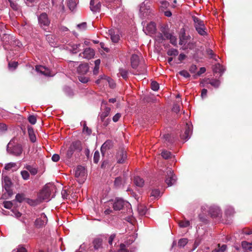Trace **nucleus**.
Here are the masks:
<instances>
[{
    "label": "nucleus",
    "mask_w": 252,
    "mask_h": 252,
    "mask_svg": "<svg viewBox=\"0 0 252 252\" xmlns=\"http://www.w3.org/2000/svg\"><path fill=\"white\" fill-rule=\"evenodd\" d=\"M35 69L36 71L46 76H52L50 69L42 65H36Z\"/></svg>",
    "instance_id": "nucleus-15"
},
{
    "label": "nucleus",
    "mask_w": 252,
    "mask_h": 252,
    "mask_svg": "<svg viewBox=\"0 0 252 252\" xmlns=\"http://www.w3.org/2000/svg\"><path fill=\"white\" fill-rule=\"evenodd\" d=\"M81 44H73L71 45V49L70 52L73 54H76L80 51V47Z\"/></svg>",
    "instance_id": "nucleus-31"
},
{
    "label": "nucleus",
    "mask_w": 252,
    "mask_h": 252,
    "mask_svg": "<svg viewBox=\"0 0 252 252\" xmlns=\"http://www.w3.org/2000/svg\"><path fill=\"white\" fill-rule=\"evenodd\" d=\"M235 213L234 209L231 206H227L225 210V214L227 216H231Z\"/></svg>",
    "instance_id": "nucleus-34"
},
{
    "label": "nucleus",
    "mask_w": 252,
    "mask_h": 252,
    "mask_svg": "<svg viewBox=\"0 0 252 252\" xmlns=\"http://www.w3.org/2000/svg\"><path fill=\"white\" fill-rule=\"evenodd\" d=\"M125 206L127 208L130 207V204L127 201L120 198H116L113 204V209L115 211L123 209Z\"/></svg>",
    "instance_id": "nucleus-4"
},
{
    "label": "nucleus",
    "mask_w": 252,
    "mask_h": 252,
    "mask_svg": "<svg viewBox=\"0 0 252 252\" xmlns=\"http://www.w3.org/2000/svg\"><path fill=\"white\" fill-rule=\"evenodd\" d=\"M179 225L181 227H187L190 225V222L187 220H181L179 222Z\"/></svg>",
    "instance_id": "nucleus-47"
},
{
    "label": "nucleus",
    "mask_w": 252,
    "mask_h": 252,
    "mask_svg": "<svg viewBox=\"0 0 252 252\" xmlns=\"http://www.w3.org/2000/svg\"><path fill=\"white\" fill-rule=\"evenodd\" d=\"M159 10L160 12H163L169 6V3L166 0L160 1Z\"/></svg>",
    "instance_id": "nucleus-30"
},
{
    "label": "nucleus",
    "mask_w": 252,
    "mask_h": 252,
    "mask_svg": "<svg viewBox=\"0 0 252 252\" xmlns=\"http://www.w3.org/2000/svg\"><path fill=\"white\" fill-rule=\"evenodd\" d=\"M51 194V190L47 187L44 188L41 192L40 195L43 200L48 199Z\"/></svg>",
    "instance_id": "nucleus-22"
},
{
    "label": "nucleus",
    "mask_w": 252,
    "mask_h": 252,
    "mask_svg": "<svg viewBox=\"0 0 252 252\" xmlns=\"http://www.w3.org/2000/svg\"><path fill=\"white\" fill-rule=\"evenodd\" d=\"M123 183H125V181L123 182L122 177H118L115 178L114 185L116 188H120Z\"/></svg>",
    "instance_id": "nucleus-32"
},
{
    "label": "nucleus",
    "mask_w": 252,
    "mask_h": 252,
    "mask_svg": "<svg viewBox=\"0 0 252 252\" xmlns=\"http://www.w3.org/2000/svg\"><path fill=\"white\" fill-rule=\"evenodd\" d=\"M162 137L164 140V142H166V144L168 145L172 144L174 141L173 138L171 137V135L168 133L164 134Z\"/></svg>",
    "instance_id": "nucleus-26"
},
{
    "label": "nucleus",
    "mask_w": 252,
    "mask_h": 252,
    "mask_svg": "<svg viewBox=\"0 0 252 252\" xmlns=\"http://www.w3.org/2000/svg\"><path fill=\"white\" fill-rule=\"evenodd\" d=\"M161 32L166 39H168L172 36V34L169 32L168 30L165 27L161 28Z\"/></svg>",
    "instance_id": "nucleus-41"
},
{
    "label": "nucleus",
    "mask_w": 252,
    "mask_h": 252,
    "mask_svg": "<svg viewBox=\"0 0 252 252\" xmlns=\"http://www.w3.org/2000/svg\"><path fill=\"white\" fill-rule=\"evenodd\" d=\"M90 5L91 10L94 13L99 12L101 6L98 0H91Z\"/></svg>",
    "instance_id": "nucleus-14"
},
{
    "label": "nucleus",
    "mask_w": 252,
    "mask_h": 252,
    "mask_svg": "<svg viewBox=\"0 0 252 252\" xmlns=\"http://www.w3.org/2000/svg\"><path fill=\"white\" fill-rule=\"evenodd\" d=\"M242 247L245 250L252 251V242L251 243L244 241L242 242Z\"/></svg>",
    "instance_id": "nucleus-29"
},
{
    "label": "nucleus",
    "mask_w": 252,
    "mask_h": 252,
    "mask_svg": "<svg viewBox=\"0 0 252 252\" xmlns=\"http://www.w3.org/2000/svg\"><path fill=\"white\" fill-rule=\"evenodd\" d=\"M116 158L117 163H124L127 158L126 152L125 149H120L116 153Z\"/></svg>",
    "instance_id": "nucleus-11"
},
{
    "label": "nucleus",
    "mask_w": 252,
    "mask_h": 252,
    "mask_svg": "<svg viewBox=\"0 0 252 252\" xmlns=\"http://www.w3.org/2000/svg\"><path fill=\"white\" fill-rule=\"evenodd\" d=\"M16 164L14 162H10L6 164L4 167V169L6 170H9L12 168H15L14 170H16Z\"/></svg>",
    "instance_id": "nucleus-44"
},
{
    "label": "nucleus",
    "mask_w": 252,
    "mask_h": 252,
    "mask_svg": "<svg viewBox=\"0 0 252 252\" xmlns=\"http://www.w3.org/2000/svg\"><path fill=\"white\" fill-rule=\"evenodd\" d=\"M209 213L212 218L219 217L221 215L220 208L217 206H211L209 209Z\"/></svg>",
    "instance_id": "nucleus-12"
},
{
    "label": "nucleus",
    "mask_w": 252,
    "mask_h": 252,
    "mask_svg": "<svg viewBox=\"0 0 252 252\" xmlns=\"http://www.w3.org/2000/svg\"><path fill=\"white\" fill-rule=\"evenodd\" d=\"M67 6L71 11H73L76 6L75 0H68Z\"/></svg>",
    "instance_id": "nucleus-38"
},
{
    "label": "nucleus",
    "mask_w": 252,
    "mask_h": 252,
    "mask_svg": "<svg viewBox=\"0 0 252 252\" xmlns=\"http://www.w3.org/2000/svg\"><path fill=\"white\" fill-rule=\"evenodd\" d=\"M18 65V63L17 62H9L8 64V68L10 70H15Z\"/></svg>",
    "instance_id": "nucleus-43"
},
{
    "label": "nucleus",
    "mask_w": 252,
    "mask_h": 252,
    "mask_svg": "<svg viewBox=\"0 0 252 252\" xmlns=\"http://www.w3.org/2000/svg\"><path fill=\"white\" fill-rule=\"evenodd\" d=\"M123 79L126 80L128 78V71L123 68H120L119 69V73Z\"/></svg>",
    "instance_id": "nucleus-28"
},
{
    "label": "nucleus",
    "mask_w": 252,
    "mask_h": 252,
    "mask_svg": "<svg viewBox=\"0 0 252 252\" xmlns=\"http://www.w3.org/2000/svg\"><path fill=\"white\" fill-rule=\"evenodd\" d=\"M208 84L211 85L215 88H218L219 87L220 82L219 80L211 79L209 80V82L208 83Z\"/></svg>",
    "instance_id": "nucleus-39"
},
{
    "label": "nucleus",
    "mask_w": 252,
    "mask_h": 252,
    "mask_svg": "<svg viewBox=\"0 0 252 252\" xmlns=\"http://www.w3.org/2000/svg\"><path fill=\"white\" fill-rule=\"evenodd\" d=\"M170 40V43L174 46L177 45V38L173 35L172 36L168 39Z\"/></svg>",
    "instance_id": "nucleus-60"
},
{
    "label": "nucleus",
    "mask_w": 252,
    "mask_h": 252,
    "mask_svg": "<svg viewBox=\"0 0 252 252\" xmlns=\"http://www.w3.org/2000/svg\"><path fill=\"white\" fill-rule=\"evenodd\" d=\"M2 182L3 188L5 189V192L2 194L1 198L3 199H6L13 195V191L11 189L12 183L10 179L7 176L4 177Z\"/></svg>",
    "instance_id": "nucleus-2"
},
{
    "label": "nucleus",
    "mask_w": 252,
    "mask_h": 252,
    "mask_svg": "<svg viewBox=\"0 0 252 252\" xmlns=\"http://www.w3.org/2000/svg\"><path fill=\"white\" fill-rule=\"evenodd\" d=\"M75 176L76 178H80L79 181H78L80 183L84 182L86 177V172L84 167L81 165L78 166L75 170Z\"/></svg>",
    "instance_id": "nucleus-7"
},
{
    "label": "nucleus",
    "mask_w": 252,
    "mask_h": 252,
    "mask_svg": "<svg viewBox=\"0 0 252 252\" xmlns=\"http://www.w3.org/2000/svg\"><path fill=\"white\" fill-rule=\"evenodd\" d=\"M213 70L215 73H220V76H221L224 71V69L220 63H218L214 65L213 68Z\"/></svg>",
    "instance_id": "nucleus-24"
},
{
    "label": "nucleus",
    "mask_w": 252,
    "mask_h": 252,
    "mask_svg": "<svg viewBox=\"0 0 252 252\" xmlns=\"http://www.w3.org/2000/svg\"><path fill=\"white\" fill-rule=\"evenodd\" d=\"M191 132L192 131L190 126L188 124H187L184 133L181 135V138L185 140L186 141L188 140L190 138Z\"/></svg>",
    "instance_id": "nucleus-17"
},
{
    "label": "nucleus",
    "mask_w": 252,
    "mask_h": 252,
    "mask_svg": "<svg viewBox=\"0 0 252 252\" xmlns=\"http://www.w3.org/2000/svg\"><path fill=\"white\" fill-rule=\"evenodd\" d=\"M64 92L69 96L73 95V92L71 89L69 87H65L64 89Z\"/></svg>",
    "instance_id": "nucleus-58"
},
{
    "label": "nucleus",
    "mask_w": 252,
    "mask_h": 252,
    "mask_svg": "<svg viewBox=\"0 0 252 252\" xmlns=\"http://www.w3.org/2000/svg\"><path fill=\"white\" fill-rule=\"evenodd\" d=\"M192 19L194 22V27L197 33L201 36L207 35V29L204 21L195 16H193Z\"/></svg>",
    "instance_id": "nucleus-1"
},
{
    "label": "nucleus",
    "mask_w": 252,
    "mask_h": 252,
    "mask_svg": "<svg viewBox=\"0 0 252 252\" xmlns=\"http://www.w3.org/2000/svg\"><path fill=\"white\" fill-rule=\"evenodd\" d=\"M147 209L146 207L140 205L138 207V211L139 214L141 216H144L146 214Z\"/></svg>",
    "instance_id": "nucleus-42"
},
{
    "label": "nucleus",
    "mask_w": 252,
    "mask_h": 252,
    "mask_svg": "<svg viewBox=\"0 0 252 252\" xmlns=\"http://www.w3.org/2000/svg\"><path fill=\"white\" fill-rule=\"evenodd\" d=\"M130 61L131 67L134 69L136 68L139 63V57L136 54H133L131 57Z\"/></svg>",
    "instance_id": "nucleus-20"
},
{
    "label": "nucleus",
    "mask_w": 252,
    "mask_h": 252,
    "mask_svg": "<svg viewBox=\"0 0 252 252\" xmlns=\"http://www.w3.org/2000/svg\"><path fill=\"white\" fill-rule=\"evenodd\" d=\"M157 30L156 25L155 23L151 22L144 28L143 31L146 34H152L156 32Z\"/></svg>",
    "instance_id": "nucleus-13"
},
{
    "label": "nucleus",
    "mask_w": 252,
    "mask_h": 252,
    "mask_svg": "<svg viewBox=\"0 0 252 252\" xmlns=\"http://www.w3.org/2000/svg\"><path fill=\"white\" fill-rule=\"evenodd\" d=\"M149 10V8L146 6L144 2H142L140 5L139 11L144 16V14Z\"/></svg>",
    "instance_id": "nucleus-37"
},
{
    "label": "nucleus",
    "mask_w": 252,
    "mask_h": 252,
    "mask_svg": "<svg viewBox=\"0 0 252 252\" xmlns=\"http://www.w3.org/2000/svg\"><path fill=\"white\" fill-rule=\"evenodd\" d=\"M27 198L25 197V195L24 193H18L16 194L15 196V199L17 201L21 203L24 200L26 201V199Z\"/></svg>",
    "instance_id": "nucleus-36"
},
{
    "label": "nucleus",
    "mask_w": 252,
    "mask_h": 252,
    "mask_svg": "<svg viewBox=\"0 0 252 252\" xmlns=\"http://www.w3.org/2000/svg\"><path fill=\"white\" fill-rule=\"evenodd\" d=\"M113 146V143L112 140H106L101 146L100 151L101 154L104 155L105 152L107 150H109L112 148Z\"/></svg>",
    "instance_id": "nucleus-16"
},
{
    "label": "nucleus",
    "mask_w": 252,
    "mask_h": 252,
    "mask_svg": "<svg viewBox=\"0 0 252 252\" xmlns=\"http://www.w3.org/2000/svg\"><path fill=\"white\" fill-rule=\"evenodd\" d=\"M12 252H27L26 249L23 247H19L17 249H14Z\"/></svg>",
    "instance_id": "nucleus-62"
},
{
    "label": "nucleus",
    "mask_w": 252,
    "mask_h": 252,
    "mask_svg": "<svg viewBox=\"0 0 252 252\" xmlns=\"http://www.w3.org/2000/svg\"><path fill=\"white\" fill-rule=\"evenodd\" d=\"M99 153L98 151H95L94 155V162L97 163L99 159Z\"/></svg>",
    "instance_id": "nucleus-52"
},
{
    "label": "nucleus",
    "mask_w": 252,
    "mask_h": 252,
    "mask_svg": "<svg viewBox=\"0 0 252 252\" xmlns=\"http://www.w3.org/2000/svg\"><path fill=\"white\" fill-rule=\"evenodd\" d=\"M25 168L31 173L32 175H35L37 173V169L33 168L30 165H26Z\"/></svg>",
    "instance_id": "nucleus-33"
},
{
    "label": "nucleus",
    "mask_w": 252,
    "mask_h": 252,
    "mask_svg": "<svg viewBox=\"0 0 252 252\" xmlns=\"http://www.w3.org/2000/svg\"><path fill=\"white\" fill-rule=\"evenodd\" d=\"M26 202L31 206H35L40 203V201L38 199H32L27 198L26 199Z\"/></svg>",
    "instance_id": "nucleus-35"
},
{
    "label": "nucleus",
    "mask_w": 252,
    "mask_h": 252,
    "mask_svg": "<svg viewBox=\"0 0 252 252\" xmlns=\"http://www.w3.org/2000/svg\"><path fill=\"white\" fill-rule=\"evenodd\" d=\"M9 144L10 143H9L7 146V151L9 153L16 156L21 155L23 152V147L21 144L17 143L15 144L11 149L9 148Z\"/></svg>",
    "instance_id": "nucleus-6"
},
{
    "label": "nucleus",
    "mask_w": 252,
    "mask_h": 252,
    "mask_svg": "<svg viewBox=\"0 0 252 252\" xmlns=\"http://www.w3.org/2000/svg\"><path fill=\"white\" fill-rule=\"evenodd\" d=\"M89 69L88 63H82L79 65L77 68V72L80 75H84L86 74Z\"/></svg>",
    "instance_id": "nucleus-18"
},
{
    "label": "nucleus",
    "mask_w": 252,
    "mask_h": 252,
    "mask_svg": "<svg viewBox=\"0 0 252 252\" xmlns=\"http://www.w3.org/2000/svg\"><path fill=\"white\" fill-rule=\"evenodd\" d=\"M7 129V126L4 123H0V133L5 132Z\"/></svg>",
    "instance_id": "nucleus-53"
},
{
    "label": "nucleus",
    "mask_w": 252,
    "mask_h": 252,
    "mask_svg": "<svg viewBox=\"0 0 252 252\" xmlns=\"http://www.w3.org/2000/svg\"><path fill=\"white\" fill-rule=\"evenodd\" d=\"M111 111V108L108 107H106L104 109V111L102 112L99 114V116L101 121H104L106 117H107Z\"/></svg>",
    "instance_id": "nucleus-25"
},
{
    "label": "nucleus",
    "mask_w": 252,
    "mask_h": 252,
    "mask_svg": "<svg viewBox=\"0 0 252 252\" xmlns=\"http://www.w3.org/2000/svg\"><path fill=\"white\" fill-rule=\"evenodd\" d=\"M13 204L10 201H4L3 202V206L6 209H10L12 207Z\"/></svg>",
    "instance_id": "nucleus-57"
},
{
    "label": "nucleus",
    "mask_w": 252,
    "mask_h": 252,
    "mask_svg": "<svg viewBox=\"0 0 252 252\" xmlns=\"http://www.w3.org/2000/svg\"><path fill=\"white\" fill-rule=\"evenodd\" d=\"M121 117V114L119 113H118L113 116L112 120L113 122H117L119 121Z\"/></svg>",
    "instance_id": "nucleus-63"
},
{
    "label": "nucleus",
    "mask_w": 252,
    "mask_h": 252,
    "mask_svg": "<svg viewBox=\"0 0 252 252\" xmlns=\"http://www.w3.org/2000/svg\"><path fill=\"white\" fill-rule=\"evenodd\" d=\"M161 155L163 158L166 159L171 158V154L170 152L166 150H163L161 152Z\"/></svg>",
    "instance_id": "nucleus-45"
},
{
    "label": "nucleus",
    "mask_w": 252,
    "mask_h": 252,
    "mask_svg": "<svg viewBox=\"0 0 252 252\" xmlns=\"http://www.w3.org/2000/svg\"><path fill=\"white\" fill-rule=\"evenodd\" d=\"M179 73L181 76H183L185 78H189L190 77V75H189V73L187 71L185 70L180 71L179 72Z\"/></svg>",
    "instance_id": "nucleus-56"
},
{
    "label": "nucleus",
    "mask_w": 252,
    "mask_h": 252,
    "mask_svg": "<svg viewBox=\"0 0 252 252\" xmlns=\"http://www.w3.org/2000/svg\"><path fill=\"white\" fill-rule=\"evenodd\" d=\"M48 219L44 213L41 215L39 218H37L34 221V225L37 228H40L44 226L47 223Z\"/></svg>",
    "instance_id": "nucleus-10"
},
{
    "label": "nucleus",
    "mask_w": 252,
    "mask_h": 252,
    "mask_svg": "<svg viewBox=\"0 0 252 252\" xmlns=\"http://www.w3.org/2000/svg\"><path fill=\"white\" fill-rule=\"evenodd\" d=\"M82 150L81 142L80 141L72 142L66 151L65 158L67 159H70L75 151L80 152Z\"/></svg>",
    "instance_id": "nucleus-3"
},
{
    "label": "nucleus",
    "mask_w": 252,
    "mask_h": 252,
    "mask_svg": "<svg viewBox=\"0 0 252 252\" xmlns=\"http://www.w3.org/2000/svg\"><path fill=\"white\" fill-rule=\"evenodd\" d=\"M21 174L24 180H27L29 179L30 177V174L29 172L26 170H23L21 172Z\"/></svg>",
    "instance_id": "nucleus-50"
},
{
    "label": "nucleus",
    "mask_w": 252,
    "mask_h": 252,
    "mask_svg": "<svg viewBox=\"0 0 252 252\" xmlns=\"http://www.w3.org/2000/svg\"><path fill=\"white\" fill-rule=\"evenodd\" d=\"M95 55V52L94 50L90 47L86 48L84 50V51L79 54V56L82 57L84 59L88 60L94 58Z\"/></svg>",
    "instance_id": "nucleus-9"
},
{
    "label": "nucleus",
    "mask_w": 252,
    "mask_h": 252,
    "mask_svg": "<svg viewBox=\"0 0 252 252\" xmlns=\"http://www.w3.org/2000/svg\"><path fill=\"white\" fill-rule=\"evenodd\" d=\"M82 75H80V76H78L79 80L83 83H87L89 81V78L87 77H84Z\"/></svg>",
    "instance_id": "nucleus-54"
},
{
    "label": "nucleus",
    "mask_w": 252,
    "mask_h": 252,
    "mask_svg": "<svg viewBox=\"0 0 252 252\" xmlns=\"http://www.w3.org/2000/svg\"><path fill=\"white\" fill-rule=\"evenodd\" d=\"M108 33L110 36V38L112 42L117 43L120 40L119 35L116 33L113 30L108 31Z\"/></svg>",
    "instance_id": "nucleus-21"
},
{
    "label": "nucleus",
    "mask_w": 252,
    "mask_h": 252,
    "mask_svg": "<svg viewBox=\"0 0 252 252\" xmlns=\"http://www.w3.org/2000/svg\"><path fill=\"white\" fill-rule=\"evenodd\" d=\"M134 182L135 185L139 187H142L144 183L143 179L139 176H136L134 178Z\"/></svg>",
    "instance_id": "nucleus-27"
},
{
    "label": "nucleus",
    "mask_w": 252,
    "mask_h": 252,
    "mask_svg": "<svg viewBox=\"0 0 252 252\" xmlns=\"http://www.w3.org/2000/svg\"><path fill=\"white\" fill-rule=\"evenodd\" d=\"M180 110V106L177 104H174L172 108V111L176 113H178Z\"/></svg>",
    "instance_id": "nucleus-61"
},
{
    "label": "nucleus",
    "mask_w": 252,
    "mask_h": 252,
    "mask_svg": "<svg viewBox=\"0 0 252 252\" xmlns=\"http://www.w3.org/2000/svg\"><path fill=\"white\" fill-rule=\"evenodd\" d=\"M151 197H153L154 199H157L160 196V191L158 189H153L151 191Z\"/></svg>",
    "instance_id": "nucleus-40"
},
{
    "label": "nucleus",
    "mask_w": 252,
    "mask_h": 252,
    "mask_svg": "<svg viewBox=\"0 0 252 252\" xmlns=\"http://www.w3.org/2000/svg\"><path fill=\"white\" fill-rule=\"evenodd\" d=\"M77 28L80 30H85L87 28V23L86 22H83L80 24H78L77 25Z\"/></svg>",
    "instance_id": "nucleus-55"
},
{
    "label": "nucleus",
    "mask_w": 252,
    "mask_h": 252,
    "mask_svg": "<svg viewBox=\"0 0 252 252\" xmlns=\"http://www.w3.org/2000/svg\"><path fill=\"white\" fill-rule=\"evenodd\" d=\"M28 132L31 141L34 143L36 141V138L34 133L33 129L32 126L28 127Z\"/></svg>",
    "instance_id": "nucleus-23"
},
{
    "label": "nucleus",
    "mask_w": 252,
    "mask_h": 252,
    "mask_svg": "<svg viewBox=\"0 0 252 252\" xmlns=\"http://www.w3.org/2000/svg\"><path fill=\"white\" fill-rule=\"evenodd\" d=\"M151 89L154 91H158L159 89V84L156 81H153L151 83Z\"/></svg>",
    "instance_id": "nucleus-51"
},
{
    "label": "nucleus",
    "mask_w": 252,
    "mask_h": 252,
    "mask_svg": "<svg viewBox=\"0 0 252 252\" xmlns=\"http://www.w3.org/2000/svg\"><path fill=\"white\" fill-rule=\"evenodd\" d=\"M60 158V156L58 154H55L52 156V160L54 162H57Z\"/></svg>",
    "instance_id": "nucleus-64"
},
{
    "label": "nucleus",
    "mask_w": 252,
    "mask_h": 252,
    "mask_svg": "<svg viewBox=\"0 0 252 252\" xmlns=\"http://www.w3.org/2000/svg\"><path fill=\"white\" fill-rule=\"evenodd\" d=\"M166 172L165 182L168 186H171L175 183L177 178L171 169H166Z\"/></svg>",
    "instance_id": "nucleus-5"
},
{
    "label": "nucleus",
    "mask_w": 252,
    "mask_h": 252,
    "mask_svg": "<svg viewBox=\"0 0 252 252\" xmlns=\"http://www.w3.org/2000/svg\"><path fill=\"white\" fill-rule=\"evenodd\" d=\"M38 24L41 28L48 27L50 24V21L48 18L47 14L45 13H42L38 17Z\"/></svg>",
    "instance_id": "nucleus-8"
},
{
    "label": "nucleus",
    "mask_w": 252,
    "mask_h": 252,
    "mask_svg": "<svg viewBox=\"0 0 252 252\" xmlns=\"http://www.w3.org/2000/svg\"><path fill=\"white\" fill-rule=\"evenodd\" d=\"M107 81L108 82L109 86L111 88H115L116 86L115 83L114 82V81L111 78H110V77L107 78Z\"/></svg>",
    "instance_id": "nucleus-59"
},
{
    "label": "nucleus",
    "mask_w": 252,
    "mask_h": 252,
    "mask_svg": "<svg viewBox=\"0 0 252 252\" xmlns=\"http://www.w3.org/2000/svg\"><path fill=\"white\" fill-rule=\"evenodd\" d=\"M179 52H178V51L177 50V49H173V48H172V49H170L169 50H168L167 51V55L168 56H177Z\"/></svg>",
    "instance_id": "nucleus-46"
},
{
    "label": "nucleus",
    "mask_w": 252,
    "mask_h": 252,
    "mask_svg": "<svg viewBox=\"0 0 252 252\" xmlns=\"http://www.w3.org/2000/svg\"><path fill=\"white\" fill-rule=\"evenodd\" d=\"M92 244L95 250H98L102 247V239L100 238H95L93 240Z\"/></svg>",
    "instance_id": "nucleus-19"
},
{
    "label": "nucleus",
    "mask_w": 252,
    "mask_h": 252,
    "mask_svg": "<svg viewBox=\"0 0 252 252\" xmlns=\"http://www.w3.org/2000/svg\"><path fill=\"white\" fill-rule=\"evenodd\" d=\"M28 121L32 125H34L36 122V117L33 115H29L28 117Z\"/></svg>",
    "instance_id": "nucleus-49"
},
{
    "label": "nucleus",
    "mask_w": 252,
    "mask_h": 252,
    "mask_svg": "<svg viewBox=\"0 0 252 252\" xmlns=\"http://www.w3.org/2000/svg\"><path fill=\"white\" fill-rule=\"evenodd\" d=\"M188 243V239L187 238H182L178 241V246L180 247H184Z\"/></svg>",
    "instance_id": "nucleus-48"
}]
</instances>
